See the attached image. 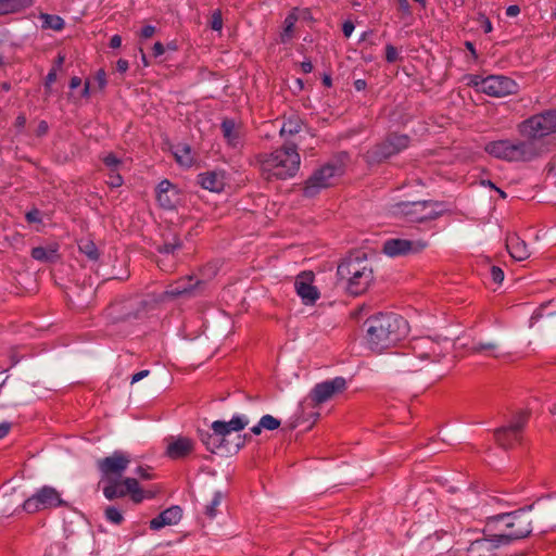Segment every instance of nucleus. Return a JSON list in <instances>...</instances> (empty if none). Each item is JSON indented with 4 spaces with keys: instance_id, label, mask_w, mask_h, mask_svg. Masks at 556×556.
Instances as JSON below:
<instances>
[{
    "instance_id": "56",
    "label": "nucleus",
    "mask_w": 556,
    "mask_h": 556,
    "mask_svg": "<svg viewBox=\"0 0 556 556\" xmlns=\"http://www.w3.org/2000/svg\"><path fill=\"white\" fill-rule=\"evenodd\" d=\"M111 187L113 188H116V187H119L122 186L123 184V178L122 176L119 175V173L117 172V169L115 172H111L110 170V174H109V182H108Z\"/></svg>"
},
{
    "instance_id": "2",
    "label": "nucleus",
    "mask_w": 556,
    "mask_h": 556,
    "mask_svg": "<svg viewBox=\"0 0 556 556\" xmlns=\"http://www.w3.org/2000/svg\"><path fill=\"white\" fill-rule=\"evenodd\" d=\"M372 277L365 254L357 253L345 257L338 265L336 285L352 295H359L367 290Z\"/></svg>"
},
{
    "instance_id": "22",
    "label": "nucleus",
    "mask_w": 556,
    "mask_h": 556,
    "mask_svg": "<svg viewBox=\"0 0 556 556\" xmlns=\"http://www.w3.org/2000/svg\"><path fill=\"white\" fill-rule=\"evenodd\" d=\"M155 192L160 206L165 210H174L180 201L178 189L167 179L157 185Z\"/></svg>"
},
{
    "instance_id": "26",
    "label": "nucleus",
    "mask_w": 556,
    "mask_h": 556,
    "mask_svg": "<svg viewBox=\"0 0 556 556\" xmlns=\"http://www.w3.org/2000/svg\"><path fill=\"white\" fill-rule=\"evenodd\" d=\"M409 143L408 135L389 132L384 138V160L407 149Z\"/></svg>"
},
{
    "instance_id": "60",
    "label": "nucleus",
    "mask_w": 556,
    "mask_h": 556,
    "mask_svg": "<svg viewBox=\"0 0 556 556\" xmlns=\"http://www.w3.org/2000/svg\"><path fill=\"white\" fill-rule=\"evenodd\" d=\"M355 26L352 21H345L342 25L343 35L349 38L354 31Z\"/></svg>"
},
{
    "instance_id": "23",
    "label": "nucleus",
    "mask_w": 556,
    "mask_h": 556,
    "mask_svg": "<svg viewBox=\"0 0 556 556\" xmlns=\"http://www.w3.org/2000/svg\"><path fill=\"white\" fill-rule=\"evenodd\" d=\"M250 424L247 415H233L229 421L215 420L212 422L211 429L222 438H226L231 432L243 430Z\"/></svg>"
},
{
    "instance_id": "6",
    "label": "nucleus",
    "mask_w": 556,
    "mask_h": 556,
    "mask_svg": "<svg viewBox=\"0 0 556 556\" xmlns=\"http://www.w3.org/2000/svg\"><path fill=\"white\" fill-rule=\"evenodd\" d=\"M346 159L348 154L342 153L337 160H333L316 169L305 182L304 194L312 198L321 189L332 186L338 177L343 174L344 161Z\"/></svg>"
},
{
    "instance_id": "64",
    "label": "nucleus",
    "mask_w": 556,
    "mask_h": 556,
    "mask_svg": "<svg viewBox=\"0 0 556 556\" xmlns=\"http://www.w3.org/2000/svg\"><path fill=\"white\" fill-rule=\"evenodd\" d=\"M520 13V8L517 4H511L506 9V15L509 17L517 16Z\"/></svg>"
},
{
    "instance_id": "32",
    "label": "nucleus",
    "mask_w": 556,
    "mask_h": 556,
    "mask_svg": "<svg viewBox=\"0 0 556 556\" xmlns=\"http://www.w3.org/2000/svg\"><path fill=\"white\" fill-rule=\"evenodd\" d=\"M299 20L296 10H292L285 18L282 30L280 33V41L282 43L290 42L295 34V23Z\"/></svg>"
},
{
    "instance_id": "59",
    "label": "nucleus",
    "mask_w": 556,
    "mask_h": 556,
    "mask_svg": "<svg viewBox=\"0 0 556 556\" xmlns=\"http://www.w3.org/2000/svg\"><path fill=\"white\" fill-rule=\"evenodd\" d=\"M156 29L152 25L144 26L140 31V37L143 39H149L155 34Z\"/></svg>"
},
{
    "instance_id": "50",
    "label": "nucleus",
    "mask_w": 556,
    "mask_h": 556,
    "mask_svg": "<svg viewBox=\"0 0 556 556\" xmlns=\"http://www.w3.org/2000/svg\"><path fill=\"white\" fill-rule=\"evenodd\" d=\"M497 349V344L494 342H475L471 346V351L475 353L481 352H493Z\"/></svg>"
},
{
    "instance_id": "63",
    "label": "nucleus",
    "mask_w": 556,
    "mask_h": 556,
    "mask_svg": "<svg viewBox=\"0 0 556 556\" xmlns=\"http://www.w3.org/2000/svg\"><path fill=\"white\" fill-rule=\"evenodd\" d=\"M149 374H150V371L147 370V369L138 371L137 374H135L132 376L131 383H135V382H138V381L142 380L143 378L148 377Z\"/></svg>"
},
{
    "instance_id": "53",
    "label": "nucleus",
    "mask_w": 556,
    "mask_h": 556,
    "mask_svg": "<svg viewBox=\"0 0 556 556\" xmlns=\"http://www.w3.org/2000/svg\"><path fill=\"white\" fill-rule=\"evenodd\" d=\"M490 274L493 282L495 283H502L504 280V271L501 267L493 265L490 268Z\"/></svg>"
},
{
    "instance_id": "24",
    "label": "nucleus",
    "mask_w": 556,
    "mask_h": 556,
    "mask_svg": "<svg viewBox=\"0 0 556 556\" xmlns=\"http://www.w3.org/2000/svg\"><path fill=\"white\" fill-rule=\"evenodd\" d=\"M483 150L496 160L514 163L511 139L509 138L489 141L484 144Z\"/></svg>"
},
{
    "instance_id": "39",
    "label": "nucleus",
    "mask_w": 556,
    "mask_h": 556,
    "mask_svg": "<svg viewBox=\"0 0 556 556\" xmlns=\"http://www.w3.org/2000/svg\"><path fill=\"white\" fill-rule=\"evenodd\" d=\"M40 20L42 21V28L60 31L65 26L64 20L59 15L43 13L40 15Z\"/></svg>"
},
{
    "instance_id": "61",
    "label": "nucleus",
    "mask_w": 556,
    "mask_h": 556,
    "mask_svg": "<svg viewBox=\"0 0 556 556\" xmlns=\"http://www.w3.org/2000/svg\"><path fill=\"white\" fill-rule=\"evenodd\" d=\"M56 80V70L55 68H52L47 77H46V83H45V86L46 88H50L51 85Z\"/></svg>"
},
{
    "instance_id": "25",
    "label": "nucleus",
    "mask_w": 556,
    "mask_h": 556,
    "mask_svg": "<svg viewBox=\"0 0 556 556\" xmlns=\"http://www.w3.org/2000/svg\"><path fill=\"white\" fill-rule=\"evenodd\" d=\"M197 181L208 191L220 192L226 185L225 173L222 170L204 172L198 175Z\"/></svg>"
},
{
    "instance_id": "11",
    "label": "nucleus",
    "mask_w": 556,
    "mask_h": 556,
    "mask_svg": "<svg viewBox=\"0 0 556 556\" xmlns=\"http://www.w3.org/2000/svg\"><path fill=\"white\" fill-rule=\"evenodd\" d=\"M511 151L514 163H530L546 154L532 139L527 136H520V138L511 139Z\"/></svg>"
},
{
    "instance_id": "57",
    "label": "nucleus",
    "mask_w": 556,
    "mask_h": 556,
    "mask_svg": "<svg viewBox=\"0 0 556 556\" xmlns=\"http://www.w3.org/2000/svg\"><path fill=\"white\" fill-rule=\"evenodd\" d=\"M439 541L438 538H432L431 535H428L424 541H421L419 547L420 549H433V545L434 543H437Z\"/></svg>"
},
{
    "instance_id": "49",
    "label": "nucleus",
    "mask_w": 556,
    "mask_h": 556,
    "mask_svg": "<svg viewBox=\"0 0 556 556\" xmlns=\"http://www.w3.org/2000/svg\"><path fill=\"white\" fill-rule=\"evenodd\" d=\"M384 59L389 63H395L402 58L400 56V51L396 47L392 45H387L384 48Z\"/></svg>"
},
{
    "instance_id": "5",
    "label": "nucleus",
    "mask_w": 556,
    "mask_h": 556,
    "mask_svg": "<svg viewBox=\"0 0 556 556\" xmlns=\"http://www.w3.org/2000/svg\"><path fill=\"white\" fill-rule=\"evenodd\" d=\"M443 202L425 200L416 202H400L391 206V212L402 214L410 223H425L441 217L445 210L441 208Z\"/></svg>"
},
{
    "instance_id": "27",
    "label": "nucleus",
    "mask_w": 556,
    "mask_h": 556,
    "mask_svg": "<svg viewBox=\"0 0 556 556\" xmlns=\"http://www.w3.org/2000/svg\"><path fill=\"white\" fill-rule=\"evenodd\" d=\"M494 439L501 447L509 450L521 443L522 434L505 425L494 430Z\"/></svg>"
},
{
    "instance_id": "16",
    "label": "nucleus",
    "mask_w": 556,
    "mask_h": 556,
    "mask_svg": "<svg viewBox=\"0 0 556 556\" xmlns=\"http://www.w3.org/2000/svg\"><path fill=\"white\" fill-rule=\"evenodd\" d=\"M142 303L137 299H127L114 302L108 311L113 323L127 321L139 317Z\"/></svg>"
},
{
    "instance_id": "30",
    "label": "nucleus",
    "mask_w": 556,
    "mask_h": 556,
    "mask_svg": "<svg viewBox=\"0 0 556 556\" xmlns=\"http://www.w3.org/2000/svg\"><path fill=\"white\" fill-rule=\"evenodd\" d=\"M506 247L510 256L517 261H523L530 256L527 243L517 236L509 237Z\"/></svg>"
},
{
    "instance_id": "29",
    "label": "nucleus",
    "mask_w": 556,
    "mask_h": 556,
    "mask_svg": "<svg viewBox=\"0 0 556 556\" xmlns=\"http://www.w3.org/2000/svg\"><path fill=\"white\" fill-rule=\"evenodd\" d=\"M182 517V510L179 506H172L150 521V528L152 530H160L165 526H172L178 523Z\"/></svg>"
},
{
    "instance_id": "42",
    "label": "nucleus",
    "mask_w": 556,
    "mask_h": 556,
    "mask_svg": "<svg viewBox=\"0 0 556 556\" xmlns=\"http://www.w3.org/2000/svg\"><path fill=\"white\" fill-rule=\"evenodd\" d=\"M222 498L223 493L220 491H216L211 502L205 506L204 514L210 520H213L217 516V508L222 503Z\"/></svg>"
},
{
    "instance_id": "62",
    "label": "nucleus",
    "mask_w": 556,
    "mask_h": 556,
    "mask_svg": "<svg viewBox=\"0 0 556 556\" xmlns=\"http://www.w3.org/2000/svg\"><path fill=\"white\" fill-rule=\"evenodd\" d=\"M96 81L99 85V88H103L106 84V76L104 71H99L94 77Z\"/></svg>"
},
{
    "instance_id": "19",
    "label": "nucleus",
    "mask_w": 556,
    "mask_h": 556,
    "mask_svg": "<svg viewBox=\"0 0 556 556\" xmlns=\"http://www.w3.org/2000/svg\"><path fill=\"white\" fill-rule=\"evenodd\" d=\"M313 274L302 273L294 281L298 295L305 305H312L319 299V291L313 286Z\"/></svg>"
},
{
    "instance_id": "44",
    "label": "nucleus",
    "mask_w": 556,
    "mask_h": 556,
    "mask_svg": "<svg viewBox=\"0 0 556 556\" xmlns=\"http://www.w3.org/2000/svg\"><path fill=\"white\" fill-rule=\"evenodd\" d=\"M79 251L85 254L90 261H97L99 257L98 248L92 241H83L79 243Z\"/></svg>"
},
{
    "instance_id": "34",
    "label": "nucleus",
    "mask_w": 556,
    "mask_h": 556,
    "mask_svg": "<svg viewBox=\"0 0 556 556\" xmlns=\"http://www.w3.org/2000/svg\"><path fill=\"white\" fill-rule=\"evenodd\" d=\"M31 4L33 0H0V15L20 12Z\"/></svg>"
},
{
    "instance_id": "3",
    "label": "nucleus",
    "mask_w": 556,
    "mask_h": 556,
    "mask_svg": "<svg viewBox=\"0 0 556 556\" xmlns=\"http://www.w3.org/2000/svg\"><path fill=\"white\" fill-rule=\"evenodd\" d=\"M301 164L300 154L293 143H286L266 155L261 168L267 179L286 180L296 175Z\"/></svg>"
},
{
    "instance_id": "55",
    "label": "nucleus",
    "mask_w": 556,
    "mask_h": 556,
    "mask_svg": "<svg viewBox=\"0 0 556 556\" xmlns=\"http://www.w3.org/2000/svg\"><path fill=\"white\" fill-rule=\"evenodd\" d=\"M211 28L217 31L223 28V18L219 11L213 13L211 18Z\"/></svg>"
},
{
    "instance_id": "31",
    "label": "nucleus",
    "mask_w": 556,
    "mask_h": 556,
    "mask_svg": "<svg viewBox=\"0 0 556 556\" xmlns=\"http://www.w3.org/2000/svg\"><path fill=\"white\" fill-rule=\"evenodd\" d=\"M549 305L551 303L542 304L533 312L530 319V326H533L534 323L541 318H545V326L551 329H556V312H548L547 309Z\"/></svg>"
},
{
    "instance_id": "43",
    "label": "nucleus",
    "mask_w": 556,
    "mask_h": 556,
    "mask_svg": "<svg viewBox=\"0 0 556 556\" xmlns=\"http://www.w3.org/2000/svg\"><path fill=\"white\" fill-rule=\"evenodd\" d=\"M14 497V491H12L10 494H3L2 495V507L0 510L1 517L8 518L12 516L16 509H13L14 504L16 503L13 501Z\"/></svg>"
},
{
    "instance_id": "54",
    "label": "nucleus",
    "mask_w": 556,
    "mask_h": 556,
    "mask_svg": "<svg viewBox=\"0 0 556 556\" xmlns=\"http://www.w3.org/2000/svg\"><path fill=\"white\" fill-rule=\"evenodd\" d=\"M485 81V77H482L480 75H469L467 85L471 87L484 88Z\"/></svg>"
},
{
    "instance_id": "15",
    "label": "nucleus",
    "mask_w": 556,
    "mask_h": 556,
    "mask_svg": "<svg viewBox=\"0 0 556 556\" xmlns=\"http://www.w3.org/2000/svg\"><path fill=\"white\" fill-rule=\"evenodd\" d=\"M346 389V380L343 377H336L331 380H326L317 383L311 391L308 400L314 405H319L330 400L334 394L340 393Z\"/></svg>"
},
{
    "instance_id": "9",
    "label": "nucleus",
    "mask_w": 556,
    "mask_h": 556,
    "mask_svg": "<svg viewBox=\"0 0 556 556\" xmlns=\"http://www.w3.org/2000/svg\"><path fill=\"white\" fill-rule=\"evenodd\" d=\"M64 505L66 503L61 498L59 492L52 486L45 485L23 502L22 509L27 514H34L41 509Z\"/></svg>"
},
{
    "instance_id": "38",
    "label": "nucleus",
    "mask_w": 556,
    "mask_h": 556,
    "mask_svg": "<svg viewBox=\"0 0 556 556\" xmlns=\"http://www.w3.org/2000/svg\"><path fill=\"white\" fill-rule=\"evenodd\" d=\"M303 126L304 123L298 115H291L283 122L280 135H296L302 130Z\"/></svg>"
},
{
    "instance_id": "12",
    "label": "nucleus",
    "mask_w": 556,
    "mask_h": 556,
    "mask_svg": "<svg viewBox=\"0 0 556 556\" xmlns=\"http://www.w3.org/2000/svg\"><path fill=\"white\" fill-rule=\"evenodd\" d=\"M428 247V241L392 238L384 241V254L391 257L406 256L422 252Z\"/></svg>"
},
{
    "instance_id": "33",
    "label": "nucleus",
    "mask_w": 556,
    "mask_h": 556,
    "mask_svg": "<svg viewBox=\"0 0 556 556\" xmlns=\"http://www.w3.org/2000/svg\"><path fill=\"white\" fill-rule=\"evenodd\" d=\"M31 257L43 263H53L58 258V249L54 245L36 247L31 250Z\"/></svg>"
},
{
    "instance_id": "47",
    "label": "nucleus",
    "mask_w": 556,
    "mask_h": 556,
    "mask_svg": "<svg viewBox=\"0 0 556 556\" xmlns=\"http://www.w3.org/2000/svg\"><path fill=\"white\" fill-rule=\"evenodd\" d=\"M261 426L266 430H276L280 427V420L271 415H264L260 419Z\"/></svg>"
},
{
    "instance_id": "46",
    "label": "nucleus",
    "mask_w": 556,
    "mask_h": 556,
    "mask_svg": "<svg viewBox=\"0 0 556 556\" xmlns=\"http://www.w3.org/2000/svg\"><path fill=\"white\" fill-rule=\"evenodd\" d=\"M105 518L114 525H121L122 521L124 520L123 514L113 506L106 507Z\"/></svg>"
},
{
    "instance_id": "41",
    "label": "nucleus",
    "mask_w": 556,
    "mask_h": 556,
    "mask_svg": "<svg viewBox=\"0 0 556 556\" xmlns=\"http://www.w3.org/2000/svg\"><path fill=\"white\" fill-rule=\"evenodd\" d=\"M174 155L176 161L182 166L192 164L191 149L188 144H178L175 147Z\"/></svg>"
},
{
    "instance_id": "20",
    "label": "nucleus",
    "mask_w": 556,
    "mask_h": 556,
    "mask_svg": "<svg viewBox=\"0 0 556 556\" xmlns=\"http://www.w3.org/2000/svg\"><path fill=\"white\" fill-rule=\"evenodd\" d=\"M505 546L497 542V538L489 536L483 532V536L473 540L467 547L468 556H497L496 549Z\"/></svg>"
},
{
    "instance_id": "45",
    "label": "nucleus",
    "mask_w": 556,
    "mask_h": 556,
    "mask_svg": "<svg viewBox=\"0 0 556 556\" xmlns=\"http://www.w3.org/2000/svg\"><path fill=\"white\" fill-rule=\"evenodd\" d=\"M397 3V11L400 14V18L406 21L407 18H412L413 12L409 5L408 0H394Z\"/></svg>"
},
{
    "instance_id": "17",
    "label": "nucleus",
    "mask_w": 556,
    "mask_h": 556,
    "mask_svg": "<svg viewBox=\"0 0 556 556\" xmlns=\"http://www.w3.org/2000/svg\"><path fill=\"white\" fill-rule=\"evenodd\" d=\"M364 340L366 346L377 354L382 353V318L381 313L368 317L364 325Z\"/></svg>"
},
{
    "instance_id": "10",
    "label": "nucleus",
    "mask_w": 556,
    "mask_h": 556,
    "mask_svg": "<svg viewBox=\"0 0 556 556\" xmlns=\"http://www.w3.org/2000/svg\"><path fill=\"white\" fill-rule=\"evenodd\" d=\"M129 464V454L121 451H115L112 455L97 460V467L104 479H121Z\"/></svg>"
},
{
    "instance_id": "40",
    "label": "nucleus",
    "mask_w": 556,
    "mask_h": 556,
    "mask_svg": "<svg viewBox=\"0 0 556 556\" xmlns=\"http://www.w3.org/2000/svg\"><path fill=\"white\" fill-rule=\"evenodd\" d=\"M123 484L125 485V492H127V494H130L131 500L135 503H140L142 501L143 494L139 488V483H138L137 479L125 478L123 480Z\"/></svg>"
},
{
    "instance_id": "8",
    "label": "nucleus",
    "mask_w": 556,
    "mask_h": 556,
    "mask_svg": "<svg viewBox=\"0 0 556 556\" xmlns=\"http://www.w3.org/2000/svg\"><path fill=\"white\" fill-rule=\"evenodd\" d=\"M447 340L439 341L431 337H418L410 341L409 350L420 359L440 362L447 352Z\"/></svg>"
},
{
    "instance_id": "51",
    "label": "nucleus",
    "mask_w": 556,
    "mask_h": 556,
    "mask_svg": "<svg viewBox=\"0 0 556 556\" xmlns=\"http://www.w3.org/2000/svg\"><path fill=\"white\" fill-rule=\"evenodd\" d=\"M103 163L111 172H115L118 169L121 160L115 154L110 153L103 157Z\"/></svg>"
},
{
    "instance_id": "37",
    "label": "nucleus",
    "mask_w": 556,
    "mask_h": 556,
    "mask_svg": "<svg viewBox=\"0 0 556 556\" xmlns=\"http://www.w3.org/2000/svg\"><path fill=\"white\" fill-rule=\"evenodd\" d=\"M530 415L531 412L529 409L518 410L513 415L511 419L506 426L522 434L523 429L529 421Z\"/></svg>"
},
{
    "instance_id": "28",
    "label": "nucleus",
    "mask_w": 556,
    "mask_h": 556,
    "mask_svg": "<svg viewBox=\"0 0 556 556\" xmlns=\"http://www.w3.org/2000/svg\"><path fill=\"white\" fill-rule=\"evenodd\" d=\"M193 441L189 438H172V441L167 444L166 454L172 459L182 458L193 451Z\"/></svg>"
},
{
    "instance_id": "7",
    "label": "nucleus",
    "mask_w": 556,
    "mask_h": 556,
    "mask_svg": "<svg viewBox=\"0 0 556 556\" xmlns=\"http://www.w3.org/2000/svg\"><path fill=\"white\" fill-rule=\"evenodd\" d=\"M409 333L408 321L400 314L384 313V350L400 346Z\"/></svg>"
},
{
    "instance_id": "58",
    "label": "nucleus",
    "mask_w": 556,
    "mask_h": 556,
    "mask_svg": "<svg viewBox=\"0 0 556 556\" xmlns=\"http://www.w3.org/2000/svg\"><path fill=\"white\" fill-rule=\"evenodd\" d=\"M26 219L29 223H38L41 220V213L38 210H31L26 213Z\"/></svg>"
},
{
    "instance_id": "21",
    "label": "nucleus",
    "mask_w": 556,
    "mask_h": 556,
    "mask_svg": "<svg viewBox=\"0 0 556 556\" xmlns=\"http://www.w3.org/2000/svg\"><path fill=\"white\" fill-rule=\"evenodd\" d=\"M220 130L227 144L232 149H240L243 146L244 127L232 118H224Z\"/></svg>"
},
{
    "instance_id": "13",
    "label": "nucleus",
    "mask_w": 556,
    "mask_h": 556,
    "mask_svg": "<svg viewBox=\"0 0 556 556\" xmlns=\"http://www.w3.org/2000/svg\"><path fill=\"white\" fill-rule=\"evenodd\" d=\"M205 283L192 276L184 277L169 285L164 291V298H192L202 293Z\"/></svg>"
},
{
    "instance_id": "1",
    "label": "nucleus",
    "mask_w": 556,
    "mask_h": 556,
    "mask_svg": "<svg viewBox=\"0 0 556 556\" xmlns=\"http://www.w3.org/2000/svg\"><path fill=\"white\" fill-rule=\"evenodd\" d=\"M533 505L510 513H502L486 518L484 533L497 538L505 546L531 535L532 523L538 520L532 515Z\"/></svg>"
},
{
    "instance_id": "48",
    "label": "nucleus",
    "mask_w": 556,
    "mask_h": 556,
    "mask_svg": "<svg viewBox=\"0 0 556 556\" xmlns=\"http://www.w3.org/2000/svg\"><path fill=\"white\" fill-rule=\"evenodd\" d=\"M105 480H106L108 484L103 488L104 496L110 501L117 498L119 493H116V490H117L116 479H105Z\"/></svg>"
},
{
    "instance_id": "52",
    "label": "nucleus",
    "mask_w": 556,
    "mask_h": 556,
    "mask_svg": "<svg viewBox=\"0 0 556 556\" xmlns=\"http://www.w3.org/2000/svg\"><path fill=\"white\" fill-rule=\"evenodd\" d=\"M477 21L480 24V27L483 29L485 34H489L492 31V23L490 18L484 13H479Z\"/></svg>"
},
{
    "instance_id": "18",
    "label": "nucleus",
    "mask_w": 556,
    "mask_h": 556,
    "mask_svg": "<svg viewBox=\"0 0 556 556\" xmlns=\"http://www.w3.org/2000/svg\"><path fill=\"white\" fill-rule=\"evenodd\" d=\"M415 359L407 352L400 351H391L384 350V368L389 371L400 374V372H410L415 370Z\"/></svg>"
},
{
    "instance_id": "4",
    "label": "nucleus",
    "mask_w": 556,
    "mask_h": 556,
    "mask_svg": "<svg viewBox=\"0 0 556 556\" xmlns=\"http://www.w3.org/2000/svg\"><path fill=\"white\" fill-rule=\"evenodd\" d=\"M519 136L532 139L546 154L548 138L556 132V109L544 110L521 121L516 126Z\"/></svg>"
},
{
    "instance_id": "36",
    "label": "nucleus",
    "mask_w": 556,
    "mask_h": 556,
    "mask_svg": "<svg viewBox=\"0 0 556 556\" xmlns=\"http://www.w3.org/2000/svg\"><path fill=\"white\" fill-rule=\"evenodd\" d=\"M200 440L212 453H215L217 450L222 448L223 443L225 442V438H222V434H217L214 431L212 433L207 431L200 432Z\"/></svg>"
},
{
    "instance_id": "35",
    "label": "nucleus",
    "mask_w": 556,
    "mask_h": 556,
    "mask_svg": "<svg viewBox=\"0 0 556 556\" xmlns=\"http://www.w3.org/2000/svg\"><path fill=\"white\" fill-rule=\"evenodd\" d=\"M182 248V241L176 233L164 235L163 244L157 247L161 254H175L176 251Z\"/></svg>"
},
{
    "instance_id": "14",
    "label": "nucleus",
    "mask_w": 556,
    "mask_h": 556,
    "mask_svg": "<svg viewBox=\"0 0 556 556\" xmlns=\"http://www.w3.org/2000/svg\"><path fill=\"white\" fill-rule=\"evenodd\" d=\"M485 80L484 88L479 90L490 97L502 98L515 94L519 88L514 79L503 75H490Z\"/></svg>"
}]
</instances>
